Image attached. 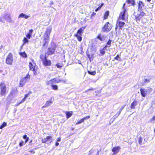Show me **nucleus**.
Masks as SVG:
<instances>
[{
  "mask_svg": "<svg viewBox=\"0 0 155 155\" xmlns=\"http://www.w3.org/2000/svg\"><path fill=\"white\" fill-rule=\"evenodd\" d=\"M121 112L119 111V112L117 113V115L119 116Z\"/></svg>",
  "mask_w": 155,
  "mask_h": 155,
  "instance_id": "58",
  "label": "nucleus"
},
{
  "mask_svg": "<svg viewBox=\"0 0 155 155\" xmlns=\"http://www.w3.org/2000/svg\"><path fill=\"white\" fill-rule=\"evenodd\" d=\"M109 15V12L108 11H106L104 14V18L106 19L107 18L108 16Z\"/></svg>",
  "mask_w": 155,
  "mask_h": 155,
  "instance_id": "36",
  "label": "nucleus"
},
{
  "mask_svg": "<svg viewBox=\"0 0 155 155\" xmlns=\"http://www.w3.org/2000/svg\"><path fill=\"white\" fill-rule=\"evenodd\" d=\"M23 138L24 139H26L25 141V143H27L28 140V137H27V135H25L23 136Z\"/></svg>",
  "mask_w": 155,
  "mask_h": 155,
  "instance_id": "38",
  "label": "nucleus"
},
{
  "mask_svg": "<svg viewBox=\"0 0 155 155\" xmlns=\"http://www.w3.org/2000/svg\"><path fill=\"white\" fill-rule=\"evenodd\" d=\"M153 61L154 63H155V58L153 59Z\"/></svg>",
  "mask_w": 155,
  "mask_h": 155,
  "instance_id": "60",
  "label": "nucleus"
},
{
  "mask_svg": "<svg viewBox=\"0 0 155 155\" xmlns=\"http://www.w3.org/2000/svg\"><path fill=\"white\" fill-rule=\"evenodd\" d=\"M29 17V16L26 15L25 14L23 13L21 14L19 16L18 18H24L25 19H27Z\"/></svg>",
  "mask_w": 155,
  "mask_h": 155,
  "instance_id": "21",
  "label": "nucleus"
},
{
  "mask_svg": "<svg viewBox=\"0 0 155 155\" xmlns=\"http://www.w3.org/2000/svg\"><path fill=\"white\" fill-rule=\"evenodd\" d=\"M57 142H60L61 141V138H60V137H59L58 138H57Z\"/></svg>",
  "mask_w": 155,
  "mask_h": 155,
  "instance_id": "54",
  "label": "nucleus"
},
{
  "mask_svg": "<svg viewBox=\"0 0 155 155\" xmlns=\"http://www.w3.org/2000/svg\"><path fill=\"white\" fill-rule=\"evenodd\" d=\"M146 13L143 10H136L134 14L137 21H140L141 18L145 15Z\"/></svg>",
  "mask_w": 155,
  "mask_h": 155,
  "instance_id": "1",
  "label": "nucleus"
},
{
  "mask_svg": "<svg viewBox=\"0 0 155 155\" xmlns=\"http://www.w3.org/2000/svg\"><path fill=\"white\" fill-rule=\"evenodd\" d=\"M7 125V123L6 122H4L0 126V129H2L4 127H5Z\"/></svg>",
  "mask_w": 155,
  "mask_h": 155,
  "instance_id": "35",
  "label": "nucleus"
},
{
  "mask_svg": "<svg viewBox=\"0 0 155 155\" xmlns=\"http://www.w3.org/2000/svg\"><path fill=\"white\" fill-rule=\"evenodd\" d=\"M118 22L119 26L120 27V29H122V28L123 27L124 25L125 24L124 22L119 21H118Z\"/></svg>",
  "mask_w": 155,
  "mask_h": 155,
  "instance_id": "23",
  "label": "nucleus"
},
{
  "mask_svg": "<svg viewBox=\"0 0 155 155\" xmlns=\"http://www.w3.org/2000/svg\"><path fill=\"white\" fill-rule=\"evenodd\" d=\"M51 4H53V2H51Z\"/></svg>",
  "mask_w": 155,
  "mask_h": 155,
  "instance_id": "64",
  "label": "nucleus"
},
{
  "mask_svg": "<svg viewBox=\"0 0 155 155\" xmlns=\"http://www.w3.org/2000/svg\"><path fill=\"white\" fill-rule=\"evenodd\" d=\"M40 58L43 61L45 59H46L47 58L46 55L44 56L43 54H40Z\"/></svg>",
  "mask_w": 155,
  "mask_h": 155,
  "instance_id": "30",
  "label": "nucleus"
},
{
  "mask_svg": "<svg viewBox=\"0 0 155 155\" xmlns=\"http://www.w3.org/2000/svg\"><path fill=\"white\" fill-rule=\"evenodd\" d=\"M59 143H58V142L57 141V142H56V143L55 145L56 146H57L59 145Z\"/></svg>",
  "mask_w": 155,
  "mask_h": 155,
  "instance_id": "56",
  "label": "nucleus"
},
{
  "mask_svg": "<svg viewBox=\"0 0 155 155\" xmlns=\"http://www.w3.org/2000/svg\"><path fill=\"white\" fill-rule=\"evenodd\" d=\"M24 142L23 141H21V142H20L19 143V146H20V147H21L23 145L24 143Z\"/></svg>",
  "mask_w": 155,
  "mask_h": 155,
  "instance_id": "47",
  "label": "nucleus"
},
{
  "mask_svg": "<svg viewBox=\"0 0 155 155\" xmlns=\"http://www.w3.org/2000/svg\"><path fill=\"white\" fill-rule=\"evenodd\" d=\"M49 38L43 37V47L45 46L46 45H47L49 41Z\"/></svg>",
  "mask_w": 155,
  "mask_h": 155,
  "instance_id": "12",
  "label": "nucleus"
},
{
  "mask_svg": "<svg viewBox=\"0 0 155 155\" xmlns=\"http://www.w3.org/2000/svg\"><path fill=\"white\" fill-rule=\"evenodd\" d=\"M94 90V89L93 88H90V89H87V91H85L86 92H87V91H90L93 90Z\"/></svg>",
  "mask_w": 155,
  "mask_h": 155,
  "instance_id": "51",
  "label": "nucleus"
},
{
  "mask_svg": "<svg viewBox=\"0 0 155 155\" xmlns=\"http://www.w3.org/2000/svg\"><path fill=\"white\" fill-rule=\"evenodd\" d=\"M112 41L111 40L109 39L107 43V45L106 46H107V47H110L111 45Z\"/></svg>",
  "mask_w": 155,
  "mask_h": 155,
  "instance_id": "33",
  "label": "nucleus"
},
{
  "mask_svg": "<svg viewBox=\"0 0 155 155\" xmlns=\"http://www.w3.org/2000/svg\"><path fill=\"white\" fill-rule=\"evenodd\" d=\"M155 120V116L153 117L152 120Z\"/></svg>",
  "mask_w": 155,
  "mask_h": 155,
  "instance_id": "57",
  "label": "nucleus"
},
{
  "mask_svg": "<svg viewBox=\"0 0 155 155\" xmlns=\"http://www.w3.org/2000/svg\"><path fill=\"white\" fill-rule=\"evenodd\" d=\"M56 45L54 43H51V46L48 48L47 54L48 55H51L54 54Z\"/></svg>",
  "mask_w": 155,
  "mask_h": 155,
  "instance_id": "3",
  "label": "nucleus"
},
{
  "mask_svg": "<svg viewBox=\"0 0 155 155\" xmlns=\"http://www.w3.org/2000/svg\"><path fill=\"white\" fill-rule=\"evenodd\" d=\"M106 38V36L100 34L98 35L97 37V38L101 41H104Z\"/></svg>",
  "mask_w": 155,
  "mask_h": 155,
  "instance_id": "16",
  "label": "nucleus"
},
{
  "mask_svg": "<svg viewBox=\"0 0 155 155\" xmlns=\"http://www.w3.org/2000/svg\"><path fill=\"white\" fill-rule=\"evenodd\" d=\"M120 149V146L116 147L113 148L112 151L114 154H116L118 152Z\"/></svg>",
  "mask_w": 155,
  "mask_h": 155,
  "instance_id": "15",
  "label": "nucleus"
},
{
  "mask_svg": "<svg viewBox=\"0 0 155 155\" xmlns=\"http://www.w3.org/2000/svg\"><path fill=\"white\" fill-rule=\"evenodd\" d=\"M13 61V59L12 54L11 53H10L6 59V63L10 65H11Z\"/></svg>",
  "mask_w": 155,
  "mask_h": 155,
  "instance_id": "7",
  "label": "nucleus"
},
{
  "mask_svg": "<svg viewBox=\"0 0 155 155\" xmlns=\"http://www.w3.org/2000/svg\"><path fill=\"white\" fill-rule=\"evenodd\" d=\"M126 4H125V3H124L123 5V7L124 10H126V9L125 8V6Z\"/></svg>",
  "mask_w": 155,
  "mask_h": 155,
  "instance_id": "53",
  "label": "nucleus"
},
{
  "mask_svg": "<svg viewBox=\"0 0 155 155\" xmlns=\"http://www.w3.org/2000/svg\"><path fill=\"white\" fill-rule=\"evenodd\" d=\"M72 114V111L67 112L66 113V117L67 119L70 117Z\"/></svg>",
  "mask_w": 155,
  "mask_h": 155,
  "instance_id": "26",
  "label": "nucleus"
},
{
  "mask_svg": "<svg viewBox=\"0 0 155 155\" xmlns=\"http://www.w3.org/2000/svg\"><path fill=\"white\" fill-rule=\"evenodd\" d=\"M3 6L2 7H1V8H0V9H3Z\"/></svg>",
  "mask_w": 155,
  "mask_h": 155,
  "instance_id": "62",
  "label": "nucleus"
},
{
  "mask_svg": "<svg viewBox=\"0 0 155 155\" xmlns=\"http://www.w3.org/2000/svg\"><path fill=\"white\" fill-rule=\"evenodd\" d=\"M4 18L10 23H12L13 21L12 20L9 14H6L4 16Z\"/></svg>",
  "mask_w": 155,
  "mask_h": 155,
  "instance_id": "10",
  "label": "nucleus"
},
{
  "mask_svg": "<svg viewBox=\"0 0 155 155\" xmlns=\"http://www.w3.org/2000/svg\"><path fill=\"white\" fill-rule=\"evenodd\" d=\"M144 6V3L142 1H140L138 3V9H142Z\"/></svg>",
  "mask_w": 155,
  "mask_h": 155,
  "instance_id": "27",
  "label": "nucleus"
},
{
  "mask_svg": "<svg viewBox=\"0 0 155 155\" xmlns=\"http://www.w3.org/2000/svg\"><path fill=\"white\" fill-rule=\"evenodd\" d=\"M50 80L51 81L52 84H53V83H55V78H54L52 79H51Z\"/></svg>",
  "mask_w": 155,
  "mask_h": 155,
  "instance_id": "46",
  "label": "nucleus"
},
{
  "mask_svg": "<svg viewBox=\"0 0 155 155\" xmlns=\"http://www.w3.org/2000/svg\"><path fill=\"white\" fill-rule=\"evenodd\" d=\"M43 64L45 66H50L51 65V61L50 60H48L47 58L45 59L43 61Z\"/></svg>",
  "mask_w": 155,
  "mask_h": 155,
  "instance_id": "11",
  "label": "nucleus"
},
{
  "mask_svg": "<svg viewBox=\"0 0 155 155\" xmlns=\"http://www.w3.org/2000/svg\"><path fill=\"white\" fill-rule=\"evenodd\" d=\"M33 30L32 29L30 30H29V32L28 33V34H30V35H31L32 33L33 32Z\"/></svg>",
  "mask_w": 155,
  "mask_h": 155,
  "instance_id": "49",
  "label": "nucleus"
},
{
  "mask_svg": "<svg viewBox=\"0 0 155 155\" xmlns=\"http://www.w3.org/2000/svg\"><path fill=\"white\" fill-rule=\"evenodd\" d=\"M28 39H27L26 37H24V39L23 40V45H24L26 43H28Z\"/></svg>",
  "mask_w": 155,
  "mask_h": 155,
  "instance_id": "31",
  "label": "nucleus"
},
{
  "mask_svg": "<svg viewBox=\"0 0 155 155\" xmlns=\"http://www.w3.org/2000/svg\"><path fill=\"white\" fill-rule=\"evenodd\" d=\"M127 3L128 4H131L132 5H134L135 3L134 0H127Z\"/></svg>",
  "mask_w": 155,
  "mask_h": 155,
  "instance_id": "25",
  "label": "nucleus"
},
{
  "mask_svg": "<svg viewBox=\"0 0 155 155\" xmlns=\"http://www.w3.org/2000/svg\"><path fill=\"white\" fill-rule=\"evenodd\" d=\"M52 102V101H47L45 104L42 107V108L45 107L50 106Z\"/></svg>",
  "mask_w": 155,
  "mask_h": 155,
  "instance_id": "22",
  "label": "nucleus"
},
{
  "mask_svg": "<svg viewBox=\"0 0 155 155\" xmlns=\"http://www.w3.org/2000/svg\"><path fill=\"white\" fill-rule=\"evenodd\" d=\"M30 152L31 153H35V151L33 150H31L30 151Z\"/></svg>",
  "mask_w": 155,
  "mask_h": 155,
  "instance_id": "59",
  "label": "nucleus"
},
{
  "mask_svg": "<svg viewBox=\"0 0 155 155\" xmlns=\"http://www.w3.org/2000/svg\"><path fill=\"white\" fill-rule=\"evenodd\" d=\"M29 64L30 69L31 71H34L35 69V66H34L31 62L29 63Z\"/></svg>",
  "mask_w": 155,
  "mask_h": 155,
  "instance_id": "24",
  "label": "nucleus"
},
{
  "mask_svg": "<svg viewBox=\"0 0 155 155\" xmlns=\"http://www.w3.org/2000/svg\"><path fill=\"white\" fill-rule=\"evenodd\" d=\"M30 78V75L28 74L25 77L21 79L20 81L19 87H22L25 85L26 82L29 80Z\"/></svg>",
  "mask_w": 155,
  "mask_h": 155,
  "instance_id": "4",
  "label": "nucleus"
},
{
  "mask_svg": "<svg viewBox=\"0 0 155 155\" xmlns=\"http://www.w3.org/2000/svg\"><path fill=\"white\" fill-rule=\"evenodd\" d=\"M104 4L103 3H102L101 5L99 6L97 8L95 9V10H100L102 6H103L104 5Z\"/></svg>",
  "mask_w": 155,
  "mask_h": 155,
  "instance_id": "43",
  "label": "nucleus"
},
{
  "mask_svg": "<svg viewBox=\"0 0 155 155\" xmlns=\"http://www.w3.org/2000/svg\"><path fill=\"white\" fill-rule=\"evenodd\" d=\"M81 36V35H78V34H75V37L77 38L78 41H81L82 40V37Z\"/></svg>",
  "mask_w": 155,
  "mask_h": 155,
  "instance_id": "29",
  "label": "nucleus"
},
{
  "mask_svg": "<svg viewBox=\"0 0 155 155\" xmlns=\"http://www.w3.org/2000/svg\"><path fill=\"white\" fill-rule=\"evenodd\" d=\"M90 118V116H87L84 117L83 118H82V119L78 120L77 122L76 123V124L77 125V124H80L81 123L84 122V120L88 119Z\"/></svg>",
  "mask_w": 155,
  "mask_h": 155,
  "instance_id": "13",
  "label": "nucleus"
},
{
  "mask_svg": "<svg viewBox=\"0 0 155 155\" xmlns=\"http://www.w3.org/2000/svg\"><path fill=\"white\" fill-rule=\"evenodd\" d=\"M125 105H124L123 106H122L121 108H120V111L121 112V111H122V110L124 109V108L125 107Z\"/></svg>",
  "mask_w": 155,
  "mask_h": 155,
  "instance_id": "50",
  "label": "nucleus"
},
{
  "mask_svg": "<svg viewBox=\"0 0 155 155\" xmlns=\"http://www.w3.org/2000/svg\"><path fill=\"white\" fill-rule=\"evenodd\" d=\"M56 66L58 68H60L63 67V64L60 63H58Z\"/></svg>",
  "mask_w": 155,
  "mask_h": 155,
  "instance_id": "32",
  "label": "nucleus"
},
{
  "mask_svg": "<svg viewBox=\"0 0 155 155\" xmlns=\"http://www.w3.org/2000/svg\"><path fill=\"white\" fill-rule=\"evenodd\" d=\"M46 84L47 85H53L52 84V82L51 81V80H50L48 81L47 82H46Z\"/></svg>",
  "mask_w": 155,
  "mask_h": 155,
  "instance_id": "42",
  "label": "nucleus"
},
{
  "mask_svg": "<svg viewBox=\"0 0 155 155\" xmlns=\"http://www.w3.org/2000/svg\"><path fill=\"white\" fill-rule=\"evenodd\" d=\"M128 17L127 10H123L120 12L119 18L124 21H126Z\"/></svg>",
  "mask_w": 155,
  "mask_h": 155,
  "instance_id": "5",
  "label": "nucleus"
},
{
  "mask_svg": "<svg viewBox=\"0 0 155 155\" xmlns=\"http://www.w3.org/2000/svg\"><path fill=\"white\" fill-rule=\"evenodd\" d=\"M151 1V0H147V1L148 2H150Z\"/></svg>",
  "mask_w": 155,
  "mask_h": 155,
  "instance_id": "61",
  "label": "nucleus"
},
{
  "mask_svg": "<svg viewBox=\"0 0 155 155\" xmlns=\"http://www.w3.org/2000/svg\"><path fill=\"white\" fill-rule=\"evenodd\" d=\"M142 140H143V138L141 137H140L139 139L138 142H139V143L140 145H141L142 144Z\"/></svg>",
  "mask_w": 155,
  "mask_h": 155,
  "instance_id": "39",
  "label": "nucleus"
},
{
  "mask_svg": "<svg viewBox=\"0 0 155 155\" xmlns=\"http://www.w3.org/2000/svg\"><path fill=\"white\" fill-rule=\"evenodd\" d=\"M29 94H25V97H25V98H27V97H28V95H29Z\"/></svg>",
  "mask_w": 155,
  "mask_h": 155,
  "instance_id": "52",
  "label": "nucleus"
},
{
  "mask_svg": "<svg viewBox=\"0 0 155 155\" xmlns=\"http://www.w3.org/2000/svg\"><path fill=\"white\" fill-rule=\"evenodd\" d=\"M85 27H82L79 29L77 33L76 34L80 35H82V33H83V31L85 29Z\"/></svg>",
  "mask_w": 155,
  "mask_h": 155,
  "instance_id": "19",
  "label": "nucleus"
},
{
  "mask_svg": "<svg viewBox=\"0 0 155 155\" xmlns=\"http://www.w3.org/2000/svg\"><path fill=\"white\" fill-rule=\"evenodd\" d=\"M120 58L119 57V55H117V56L114 58V59L117 60H118V61H120Z\"/></svg>",
  "mask_w": 155,
  "mask_h": 155,
  "instance_id": "41",
  "label": "nucleus"
},
{
  "mask_svg": "<svg viewBox=\"0 0 155 155\" xmlns=\"http://www.w3.org/2000/svg\"><path fill=\"white\" fill-rule=\"evenodd\" d=\"M51 136H47L46 138H44L42 140V143H45L47 141L51 142Z\"/></svg>",
  "mask_w": 155,
  "mask_h": 155,
  "instance_id": "14",
  "label": "nucleus"
},
{
  "mask_svg": "<svg viewBox=\"0 0 155 155\" xmlns=\"http://www.w3.org/2000/svg\"><path fill=\"white\" fill-rule=\"evenodd\" d=\"M137 105V101L135 100L131 104L130 108L131 109H134L135 107Z\"/></svg>",
  "mask_w": 155,
  "mask_h": 155,
  "instance_id": "20",
  "label": "nucleus"
},
{
  "mask_svg": "<svg viewBox=\"0 0 155 155\" xmlns=\"http://www.w3.org/2000/svg\"><path fill=\"white\" fill-rule=\"evenodd\" d=\"M107 47V46H105V47L102 49L100 50V54H99V56H103L105 53V50L106 49V48Z\"/></svg>",
  "mask_w": 155,
  "mask_h": 155,
  "instance_id": "18",
  "label": "nucleus"
},
{
  "mask_svg": "<svg viewBox=\"0 0 155 155\" xmlns=\"http://www.w3.org/2000/svg\"><path fill=\"white\" fill-rule=\"evenodd\" d=\"M51 31V28L48 27L46 29V30L45 33L43 37H49L50 35Z\"/></svg>",
  "mask_w": 155,
  "mask_h": 155,
  "instance_id": "9",
  "label": "nucleus"
},
{
  "mask_svg": "<svg viewBox=\"0 0 155 155\" xmlns=\"http://www.w3.org/2000/svg\"><path fill=\"white\" fill-rule=\"evenodd\" d=\"M51 87L54 90H57L58 89V87L56 85H52Z\"/></svg>",
  "mask_w": 155,
  "mask_h": 155,
  "instance_id": "37",
  "label": "nucleus"
},
{
  "mask_svg": "<svg viewBox=\"0 0 155 155\" xmlns=\"http://www.w3.org/2000/svg\"><path fill=\"white\" fill-rule=\"evenodd\" d=\"M141 94L143 97H145L147 94H150L152 91V89L150 87H148L146 88H141L140 90Z\"/></svg>",
  "mask_w": 155,
  "mask_h": 155,
  "instance_id": "2",
  "label": "nucleus"
},
{
  "mask_svg": "<svg viewBox=\"0 0 155 155\" xmlns=\"http://www.w3.org/2000/svg\"><path fill=\"white\" fill-rule=\"evenodd\" d=\"M19 54L20 55L23 57L26 58L27 57V55L25 52H20Z\"/></svg>",
  "mask_w": 155,
  "mask_h": 155,
  "instance_id": "28",
  "label": "nucleus"
},
{
  "mask_svg": "<svg viewBox=\"0 0 155 155\" xmlns=\"http://www.w3.org/2000/svg\"><path fill=\"white\" fill-rule=\"evenodd\" d=\"M150 78H144L143 79V83H142V85L144 86L147 84L148 83L150 82Z\"/></svg>",
  "mask_w": 155,
  "mask_h": 155,
  "instance_id": "17",
  "label": "nucleus"
},
{
  "mask_svg": "<svg viewBox=\"0 0 155 155\" xmlns=\"http://www.w3.org/2000/svg\"><path fill=\"white\" fill-rule=\"evenodd\" d=\"M25 97L21 101L19 102L18 104V105H19V104H21L23 103V102H24L25 100Z\"/></svg>",
  "mask_w": 155,
  "mask_h": 155,
  "instance_id": "45",
  "label": "nucleus"
},
{
  "mask_svg": "<svg viewBox=\"0 0 155 155\" xmlns=\"http://www.w3.org/2000/svg\"><path fill=\"white\" fill-rule=\"evenodd\" d=\"M64 80L58 79V78H55V83H58L60 82L64 81Z\"/></svg>",
  "mask_w": 155,
  "mask_h": 155,
  "instance_id": "40",
  "label": "nucleus"
},
{
  "mask_svg": "<svg viewBox=\"0 0 155 155\" xmlns=\"http://www.w3.org/2000/svg\"><path fill=\"white\" fill-rule=\"evenodd\" d=\"M1 94L2 95H5L6 92V87L4 84L2 83L0 84Z\"/></svg>",
  "mask_w": 155,
  "mask_h": 155,
  "instance_id": "8",
  "label": "nucleus"
},
{
  "mask_svg": "<svg viewBox=\"0 0 155 155\" xmlns=\"http://www.w3.org/2000/svg\"><path fill=\"white\" fill-rule=\"evenodd\" d=\"M111 26L109 22H107L102 28V30L104 32H108L111 29Z\"/></svg>",
  "mask_w": 155,
  "mask_h": 155,
  "instance_id": "6",
  "label": "nucleus"
},
{
  "mask_svg": "<svg viewBox=\"0 0 155 155\" xmlns=\"http://www.w3.org/2000/svg\"><path fill=\"white\" fill-rule=\"evenodd\" d=\"M117 114L113 117V119L115 120L118 116L117 115Z\"/></svg>",
  "mask_w": 155,
  "mask_h": 155,
  "instance_id": "48",
  "label": "nucleus"
},
{
  "mask_svg": "<svg viewBox=\"0 0 155 155\" xmlns=\"http://www.w3.org/2000/svg\"><path fill=\"white\" fill-rule=\"evenodd\" d=\"M88 73L89 74L92 75H94L96 74V72L95 71H88Z\"/></svg>",
  "mask_w": 155,
  "mask_h": 155,
  "instance_id": "34",
  "label": "nucleus"
},
{
  "mask_svg": "<svg viewBox=\"0 0 155 155\" xmlns=\"http://www.w3.org/2000/svg\"><path fill=\"white\" fill-rule=\"evenodd\" d=\"M96 155H99V153L98 152H97V154Z\"/></svg>",
  "mask_w": 155,
  "mask_h": 155,
  "instance_id": "63",
  "label": "nucleus"
},
{
  "mask_svg": "<svg viewBox=\"0 0 155 155\" xmlns=\"http://www.w3.org/2000/svg\"><path fill=\"white\" fill-rule=\"evenodd\" d=\"M95 14L96 13L93 12L91 15V18H92L94 15H95Z\"/></svg>",
  "mask_w": 155,
  "mask_h": 155,
  "instance_id": "55",
  "label": "nucleus"
},
{
  "mask_svg": "<svg viewBox=\"0 0 155 155\" xmlns=\"http://www.w3.org/2000/svg\"><path fill=\"white\" fill-rule=\"evenodd\" d=\"M26 36V38L27 39H29L30 38H31V35H30V34H28Z\"/></svg>",
  "mask_w": 155,
  "mask_h": 155,
  "instance_id": "44",
  "label": "nucleus"
}]
</instances>
